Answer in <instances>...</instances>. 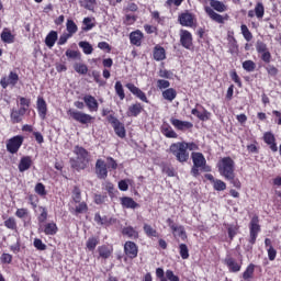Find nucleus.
I'll return each instance as SVG.
<instances>
[{
	"label": "nucleus",
	"mask_w": 281,
	"mask_h": 281,
	"mask_svg": "<svg viewBox=\"0 0 281 281\" xmlns=\"http://www.w3.org/2000/svg\"><path fill=\"white\" fill-rule=\"evenodd\" d=\"M218 172L226 181H229L234 188H240V181L236 179L235 162L231 157H224L217 164Z\"/></svg>",
	"instance_id": "1"
},
{
	"label": "nucleus",
	"mask_w": 281,
	"mask_h": 281,
	"mask_svg": "<svg viewBox=\"0 0 281 281\" xmlns=\"http://www.w3.org/2000/svg\"><path fill=\"white\" fill-rule=\"evenodd\" d=\"M189 150H196V144L194 143H173L170 146V153L175 155V157L180 161V164H183L190 159V154L188 153Z\"/></svg>",
	"instance_id": "2"
},
{
	"label": "nucleus",
	"mask_w": 281,
	"mask_h": 281,
	"mask_svg": "<svg viewBox=\"0 0 281 281\" xmlns=\"http://www.w3.org/2000/svg\"><path fill=\"white\" fill-rule=\"evenodd\" d=\"M75 158H70V166L75 170H85L89 166V151L83 147L76 146L74 149Z\"/></svg>",
	"instance_id": "3"
},
{
	"label": "nucleus",
	"mask_w": 281,
	"mask_h": 281,
	"mask_svg": "<svg viewBox=\"0 0 281 281\" xmlns=\"http://www.w3.org/2000/svg\"><path fill=\"white\" fill-rule=\"evenodd\" d=\"M67 115H69L75 122H79V124H91L93 120H95L90 114H87L85 112H80L78 110L69 109L67 111Z\"/></svg>",
	"instance_id": "4"
},
{
	"label": "nucleus",
	"mask_w": 281,
	"mask_h": 281,
	"mask_svg": "<svg viewBox=\"0 0 281 281\" xmlns=\"http://www.w3.org/2000/svg\"><path fill=\"white\" fill-rule=\"evenodd\" d=\"M21 146H23V136L18 135L8 140L7 150L8 153H11V155H16Z\"/></svg>",
	"instance_id": "5"
},
{
	"label": "nucleus",
	"mask_w": 281,
	"mask_h": 281,
	"mask_svg": "<svg viewBox=\"0 0 281 281\" xmlns=\"http://www.w3.org/2000/svg\"><path fill=\"white\" fill-rule=\"evenodd\" d=\"M260 221L258 216L255 215L250 221V245H256V238H258V233L260 232Z\"/></svg>",
	"instance_id": "6"
},
{
	"label": "nucleus",
	"mask_w": 281,
	"mask_h": 281,
	"mask_svg": "<svg viewBox=\"0 0 281 281\" xmlns=\"http://www.w3.org/2000/svg\"><path fill=\"white\" fill-rule=\"evenodd\" d=\"M193 166L201 168L204 172H210V167L205 166V157L201 153H192Z\"/></svg>",
	"instance_id": "7"
},
{
	"label": "nucleus",
	"mask_w": 281,
	"mask_h": 281,
	"mask_svg": "<svg viewBox=\"0 0 281 281\" xmlns=\"http://www.w3.org/2000/svg\"><path fill=\"white\" fill-rule=\"evenodd\" d=\"M95 172L99 179H106V177H109V170L106 169V162H104V160H97Z\"/></svg>",
	"instance_id": "8"
},
{
	"label": "nucleus",
	"mask_w": 281,
	"mask_h": 281,
	"mask_svg": "<svg viewBox=\"0 0 281 281\" xmlns=\"http://www.w3.org/2000/svg\"><path fill=\"white\" fill-rule=\"evenodd\" d=\"M180 43L186 49L192 47V33L190 31L181 30L180 31Z\"/></svg>",
	"instance_id": "9"
},
{
	"label": "nucleus",
	"mask_w": 281,
	"mask_h": 281,
	"mask_svg": "<svg viewBox=\"0 0 281 281\" xmlns=\"http://www.w3.org/2000/svg\"><path fill=\"white\" fill-rule=\"evenodd\" d=\"M126 88L128 89V91H131V93H133V95H136V98L142 100V102L148 103V98H146V93H144V91H142V89L137 88L133 83H127Z\"/></svg>",
	"instance_id": "10"
},
{
	"label": "nucleus",
	"mask_w": 281,
	"mask_h": 281,
	"mask_svg": "<svg viewBox=\"0 0 281 281\" xmlns=\"http://www.w3.org/2000/svg\"><path fill=\"white\" fill-rule=\"evenodd\" d=\"M179 22L183 27H192L194 25V15L189 12L182 13L179 15Z\"/></svg>",
	"instance_id": "11"
},
{
	"label": "nucleus",
	"mask_w": 281,
	"mask_h": 281,
	"mask_svg": "<svg viewBox=\"0 0 281 281\" xmlns=\"http://www.w3.org/2000/svg\"><path fill=\"white\" fill-rule=\"evenodd\" d=\"M111 124H113V128L119 137H126V130L124 128V124L120 122L116 117H112L110 120Z\"/></svg>",
	"instance_id": "12"
},
{
	"label": "nucleus",
	"mask_w": 281,
	"mask_h": 281,
	"mask_svg": "<svg viewBox=\"0 0 281 281\" xmlns=\"http://www.w3.org/2000/svg\"><path fill=\"white\" fill-rule=\"evenodd\" d=\"M83 102L86 106H88L89 111H98V100H95V97L91 94H87L83 97Z\"/></svg>",
	"instance_id": "13"
},
{
	"label": "nucleus",
	"mask_w": 281,
	"mask_h": 281,
	"mask_svg": "<svg viewBox=\"0 0 281 281\" xmlns=\"http://www.w3.org/2000/svg\"><path fill=\"white\" fill-rule=\"evenodd\" d=\"M125 254L128 256V258H137V245L133 241H126L125 246Z\"/></svg>",
	"instance_id": "14"
},
{
	"label": "nucleus",
	"mask_w": 281,
	"mask_h": 281,
	"mask_svg": "<svg viewBox=\"0 0 281 281\" xmlns=\"http://www.w3.org/2000/svg\"><path fill=\"white\" fill-rule=\"evenodd\" d=\"M144 38V33L142 31L137 30L130 34V41L132 45H136V47H139L142 45V40Z\"/></svg>",
	"instance_id": "15"
},
{
	"label": "nucleus",
	"mask_w": 281,
	"mask_h": 281,
	"mask_svg": "<svg viewBox=\"0 0 281 281\" xmlns=\"http://www.w3.org/2000/svg\"><path fill=\"white\" fill-rule=\"evenodd\" d=\"M171 124L178 128V131H184V128H192V123L188 121H180L179 119H171Z\"/></svg>",
	"instance_id": "16"
},
{
	"label": "nucleus",
	"mask_w": 281,
	"mask_h": 281,
	"mask_svg": "<svg viewBox=\"0 0 281 281\" xmlns=\"http://www.w3.org/2000/svg\"><path fill=\"white\" fill-rule=\"evenodd\" d=\"M32 168V158L30 156L22 157L19 164L20 172H25Z\"/></svg>",
	"instance_id": "17"
},
{
	"label": "nucleus",
	"mask_w": 281,
	"mask_h": 281,
	"mask_svg": "<svg viewBox=\"0 0 281 281\" xmlns=\"http://www.w3.org/2000/svg\"><path fill=\"white\" fill-rule=\"evenodd\" d=\"M205 12H206V14H209V16H210V19H212V21H215V23H224L225 19L223 18V15L216 13L214 11V9L206 7Z\"/></svg>",
	"instance_id": "18"
},
{
	"label": "nucleus",
	"mask_w": 281,
	"mask_h": 281,
	"mask_svg": "<svg viewBox=\"0 0 281 281\" xmlns=\"http://www.w3.org/2000/svg\"><path fill=\"white\" fill-rule=\"evenodd\" d=\"M57 41H58V32L50 31L45 38V45L52 48L54 45H56Z\"/></svg>",
	"instance_id": "19"
},
{
	"label": "nucleus",
	"mask_w": 281,
	"mask_h": 281,
	"mask_svg": "<svg viewBox=\"0 0 281 281\" xmlns=\"http://www.w3.org/2000/svg\"><path fill=\"white\" fill-rule=\"evenodd\" d=\"M170 228L173 232V236H178V238H181V240H186V238H188L186 228H183V226L170 225Z\"/></svg>",
	"instance_id": "20"
},
{
	"label": "nucleus",
	"mask_w": 281,
	"mask_h": 281,
	"mask_svg": "<svg viewBox=\"0 0 281 281\" xmlns=\"http://www.w3.org/2000/svg\"><path fill=\"white\" fill-rule=\"evenodd\" d=\"M142 111H144V108H142V104L135 103L128 108L127 115L128 117H137V115L142 113Z\"/></svg>",
	"instance_id": "21"
},
{
	"label": "nucleus",
	"mask_w": 281,
	"mask_h": 281,
	"mask_svg": "<svg viewBox=\"0 0 281 281\" xmlns=\"http://www.w3.org/2000/svg\"><path fill=\"white\" fill-rule=\"evenodd\" d=\"M37 109L42 120H45V115H47V103L45 102V99H37Z\"/></svg>",
	"instance_id": "22"
},
{
	"label": "nucleus",
	"mask_w": 281,
	"mask_h": 281,
	"mask_svg": "<svg viewBox=\"0 0 281 281\" xmlns=\"http://www.w3.org/2000/svg\"><path fill=\"white\" fill-rule=\"evenodd\" d=\"M161 133L165 137L177 139L178 135L177 132L172 130V127L169 124H164L161 126Z\"/></svg>",
	"instance_id": "23"
},
{
	"label": "nucleus",
	"mask_w": 281,
	"mask_h": 281,
	"mask_svg": "<svg viewBox=\"0 0 281 281\" xmlns=\"http://www.w3.org/2000/svg\"><path fill=\"white\" fill-rule=\"evenodd\" d=\"M225 265L228 267L229 271H233V273L240 271V265H238L234 258L227 257L225 259Z\"/></svg>",
	"instance_id": "24"
},
{
	"label": "nucleus",
	"mask_w": 281,
	"mask_h": 281,
	"mask_svg": "<svg viewBox=\"0 0 281 281\" xmlns=\"http://www.w3.org/2000/svg\"><path fill=\"white\" fill-rule=\"evenodd\" d=\"M121 204L123 207H127L131 210H135V207H139V204L133 200V198L124 196L121 199Z\"/></svg>",
	"instance_id": "25"
},
{
	"label": "nucleus",
	"mask_w": 281,
	"mask_h": 281,
	"mask_svg": "<svg viewBox=\"0 0 281 281\" xmlns=\"http://www.w3.org/2000/svg\"><path fill=\"white\" fill-rule=\"evenodd\" d=\"M154 59L155 60H166V49L159 45L154 47Z\"/></svg>",
	"instance_id": "26"
},
{
	"label": "nucleus",
	"mask_w": 281,
	"mask_h": 281,
	"mask_svg": "<svg viewBox=\"0 0 281 281\" xmlns=\"http://www.w3.org/2000/svg\"><path fill=\"white\" fill-rule=\"evenodd\" d=\"M58 232V226H56V223H48L44 227V233L46 236H54Z\"/></svg>",
	"instance_id": "27"
},
{
	"label": "nucleus",
	"mask_w": 281,
	"mask_h": 281,
	"mask_svg": "<svg viewBox=\"0 0 281 281\" xmlns=\"http://www.w3.org/2000/svg\"><path fill=\"white\" fill-rule=\"evenodd\" d=\"M162 98H165V100H168L169 102H172V100L177 98V90H175L173 88L165 90L162 92Z\"/></svg>",
	"instance_id": "28"
},
{
	"label": "nucleus",
	"mask_w": 281,
	"mask_h": 281,
	"mask_svg": "<svg viewBox=\"0 0 281 281\" xmlns=\"http://www.w3.org/2000/svg\"><path fill=\"white\" fill-rule=\"evenodd\" d=\"M211 8L216 10V12H225L227 10V7L218 0H211Z\"/></svg>",
	"instance_id": "29"
},
{
	"label": "nucleus",
	"mask_w": 281,
	"mask_h": 281,
	"mask_svg": "<svg viewBox=\"0 0 281 281\" xmlns=\"http://www.w3.org/2000/svg\"><path fill=\"white\" fill-rule=\"evenodd\" d=\"M122 234L123 236H128V238H138L139 236L137 231H135V228H133L132 226L123 228Z\"/></svg>",
	"instance_id": "30"
},
{
	"label": "nucleus",
	"mask_w": 281,
	"mask_h": 281,
	"mask_svg": "<svg viewBox=\"0 0 281 281\" xmlns=\"http://www.w3.org/2000/svg\"><path fill=\"white\" fill-rule=\"evenodd\" d=\"M66 30L68 34H70V36H74V34L78 32V25H76V22H74V20H67Z\"/></svg>",
	"instance_id": "31"
},
{
	"label": "nucleus",
	"mask_w": 281,
	"mask_h": 281,
	"mask_svg": "<svg viewBox=\"0 0 281 281\" xmlns=\"http://www.w3.org/2000/svg\"><path fill=\"white\" fill-rule=\"evenodd\" d=\"M1 41H3V43H14V35H12L10 31L4 29L1 33Z\"/></svg>",
	"instance_id": "32"
},
{
	"label": "nucleus",
	"mask_w": 281,
	"mask_h": 281,
	"mask_svg": "<svg viewBox=\"0 0 281 281\" xmlns=\"http://www.w3.org/2000/svg\"><path fill=\"white\" fill-rule=\"evenodd\" d=\"M114 89L120 100H124V98H126V94L124 93V87L122 86V81H116Z\"/></svg>",
	"instance_id": "33"
},
{
	"label": "nucleus",
	"mask_w": 281,
	"mask_h": 281,
	"mask_svg": "<svg viewBox=\"0 0 281 281\" xmlns=\"http://www.w3.org/2000/svg\"><path fill=\"white\" fill-rule=\"evenodd\" d=\"M79 47H81V49L83 50V54H93V46L90 45L89 42H79Z\"/></svg>",
	"instance_id": "34"
},
{
	"label": "nucleus",
	"mask_w": 281,
	"mask_h": 281,
	"mask_svg": "<svg viewBox=\"0 0 281 281\" xmlns=\"http://www.w3.org/2000/svg\"><path fill=\"white\" fill-rule=\"evenodd\" d=\"M179 249H180V256H181L182 260H188L190 258V252L188 250V245L181 244L179 246Z\"/></svg>",
	"instance_id": "35"
},
{
	"label": "nucleus",
	"mask_w": 281,
	"mask_h": 281,
	"mask_svg": "<svg viewBox=\"0 0 281 281\" xmlns=\"http://www.w3.org/2000/svg\"><path fill=\"white\" fill-rule=\"evenodd\" d=\"M74 69L77 74H81L82 76L87 75V71H89V68L85 64H75Z\"/></svg>",
	"instance_id": "36"
},
{
	"label": "nucleus",
	"mask_w": 281,
	"mask_h": 281,
	"mask_svg": "<svg viewBox=\"0 0 281 281\" xmlns=\"http://www.w3.org/2000/svg\"><path fill=\"white\" fill-rule=\"evenodd\" d=\"M241 34H243L244 38L247 41V43H249L251 41V38H254V35L251 34V32L245 24L241 25Z\"/></svg>",
	"instance_id": "37"
},
{
	"label": "nucleus",
	"mask_w": 281,
	"mask_h": 281,
	"mask_svg": "<svg viewBox=\"0 0 281 281\" xmlns=\"http://www.w3.org/2000/svg\"><path fill=\"white\" fill-rule=\"evenodd\" d=\"M255 14L257 19H262L265 16V5L261 2L257 3L255 8Z\"/></svg>",
	"instance_id": "38"
},
{
	"label": "nucleus",
	"mask_w": 281,
	"mask_h": 281,
	"mask_svg": "<svg viewBox=\"0 0 281 281\" xmlns=\"http://www.w3.org/2000/svg\"><path fill=\"white\" fill-rule=\"evenodd\" d=\"M243 68L245 69V71H255L256 70V63H254V60H246L243 63Z\"/></svg>",
	"instance_id": "39"
},
{
	"label": "nucleus",
	"mask_w": 281,
	"mask_h": 281,
	"mask_svg": "<svg viewBox=\"0 0 281 281\" xmlns=\"http://www.w3.org/2000/svg\"><path fill=\"white\" fill-rule=\"evenodd\" d=\"M144 232L147 236H151L154 238H157V231L153 228V226L145 224L144 225Z\"/></svg>",
	"instance_id": "40"
},
{
	"label": "nucleus",
	"mask_w": 281,
	"mask_h": 281,
	"mask_svg": "<svg viewBox=\"0 0 281 281\" xmlns=\"http://www.w3.org/2000/svg\"><path fill=\"white\" fill-rule=\"evenodd\" d=\"M214 190H217V192H223V190L227 189V184H225L222 180H215L213 182Z\"/></svg>",
	"instance_id": "41"
},
{
	"label": "nucleus",
	"mask_w": 281,
	"mask_h": 281,
	"mask_svg": "<svg viewBox=\"0 0 281 281\" xmlns=\"http://www.w3.org/2000/svg\"><path fill=\"white\" fill-rule=\"evenodd\" d=\"M256 50L259 53V54H262L265 52H269V48L267 47V44H265V42L262 41H257L256 43Z\"/></svg>",
	"instance_id": "42"
},
{
	"label": "nucleus",
	"mask_w": 281,
	"mask_h": 281,
	"mask_svg": "<svg viewBox=\"0 0 281 281\" xmlns=\"http://www.w3.org/2000/svg\"><path fill=\"white\" fill-rule=\"evenodd\" d=\"M88 210V206H87V203L85 202H81L79 203L76 209H75V214L78 215V214H85V212H87Z\"/></svg>",
	"instance_id": "43"
},
{
	"label": "nucleus",
	"mask_w": 281,
	"mask_h": 281,
	"mask_svg": "<svg viewBox=\"0 0 281 281\" xmlns=\"http://www.w3.org/2000/svg\"><path fill=\"white\" fill-rule=\"evenodd\" d=\"M33 245L38 249V251H45V249H47V245H45L40 238H35Z\"/></svg>",
	"instance_id": "44"
},
{
	"label": "nucleus",
	"mask_w": 281,
	"mask_h": 281,
	"mask_svg": "<svg viewBox=\"0 0 281 281\" xmlns=\"http://www.w3.org/2000/svg\"><path fill=\"white\" fill-rule=\"evenodd\" d=\"M254 269H255V266L252 263H250L243 274L244 280H249V278H251V276H254Z\"/></svg>",
	"instance_id": "45"
},
{
	"label": "nucleus",
	"mask_w": 281,
	"mask_h": 281,
	"mask_svg": "<svg viewBox=\"0 0 281 281\" xmlns=\"http://www.w3.org/2000/svg\"><path fill=\"white\" fill-rule=\"evenodd\" d=\"M35 192H36V194H40V196H45V194H47V191H45V184L38 182L35 186Z\"/></svg>",
	"instance_id": "46"
},
{
	"label": "nucleus",
	"mask_w": 281,
	"mask_h": 281,
	"mask_svg": "<svg viewBox=\"0 0 281 281\" xmlns=\"http://www.w3.org/2000/svg\"><path fill=\"white\" fill-rule=\"evenodd\" d=\"M66 56L67 58H72L74 60L80 59V52L68 49L66 50Z\"/></svg>",
	"instance_id": "47"
},
{
	"label": "nucleus",
	"mask_w": 281,
	"mask_h": 281,
	"mask_svg": "<svg viewBox=\"0 0 281 281\" xmlns=\"http://www.w3.org/2000/svg\"><path fill=\"white\" fill-rule=\"evenodd\" d=\"M227 229L231 240H234V236H236V234L238 233V226L228 225Z\"/></svg>",
	"instance_id": "48"
},
{
	"label": "nucleus",
	"mask_w": 281,
	"mask_h": 281,
	"mask_svg": "<svg viewBox=\"0 0 281 281\" xmlns=\"http://www.w3.org/2000/svg\"><path fill=\"white\" fill-rule=\"evenodd\" d=\"M263 139H265L266 144H268V145L276 143V136H273V134L271 132H267L263 135Z\"/></svg>",
	"instance_id": "49"
},
{
	"label": "nucleus",
	"mask_w": 281,
	"mask_h": 281,
	"mask_svg": "<svg viewBox=\"0 0 281 281\" xmlns=\"http://www.w3.org/2000/svg\"><path fill=\"white\" fill-rule=\"evenodd\" d=\"M22 116L20 115V113L16 110H12L11 112V121L13 122V124H19V122H21Z\"/></svg>",
	"instance_id": "50"
},
{
	"label": "nucleus",
	"mask_w": 281,
	"mask_h": 281,
	"mask_svg": "<svg viewBox=\"0 0 281 281\" xmlns=\"http://www.w3.org/2000/svg\"><path fill=\"white\" fill-rule=\"evenodd\" d=\"M4 225L8 227V229H16V222L14 221V217H9L4 222Z\"/></svg>",
	"instance_id": "51"
},
{
	"label": "nucleus",
	"mask_w": 281,
	"mask_h": 281,
	"mask_svg": "<svg viewBox=\"0 0 281 281\" xmlns=\"http://www.w3.org/2000/svg\"><path fill=\"white\" fill-rule=\"evenodd\" d=\"M72 200L75 201V203H80L81 198H80V189L78 187L74 188L72 191Z\"/></svg>",
	"instance_id": "52"
},
{
	"label": "nucleus",
	"mask_w": 281,
	"mask_h": 281,
	"mask_svg": "<svg viewBox=\"0 0 281 281\" xmlns=\"http://www.w3.org/2000/svg\"><path fill=\"white\" fill-rule=\"evenodd\" d=\"M71 34L69 33H64L63 35H60L57 45H65V43H67V41H69V38H71Z\"/></svg>",
	"instance_id": "53"
},
{
	"label": "nucleus",
	"mask_w": 281,
	"mask_h": 281,
	"mask_svg": "<svg viewBox=\"0 0 281 281\" xmlns=\"http://www.w3.org/2000/svg\"><path fill=\"white\" fill-rule=\"evenodd\" d=\"M94 221L95 223H98V225H106V223H109L106 216L102 217L101 215H99V213L94 215Z\"/></svg>",
	"instance_id": "54"
},
{
	"label": "nucleus",
	"mask_w": 281,
	"mask_h": 281,
	"mask_svg": "<svg viewBox=\"0 0 281 281\" xmlns=\"http://www.w3.org/2000/svg\"><path fill=\"white\" fill-rule=\"evenodd\" d=\"M8 81L10 82V85H16V82H19V75L15 72H10Z\"/></svg>",
	"instance_id": "55"
},
{
	"label": "nucleus",
	"mask_w": 281,
	"mask_h": 281,
	"mask_svg": "<svg viewBox=\"0 0 281 281\" xmlns=\"http://www.w3.org/2000/svg\"><path fill=\"white\" fill-rule=\"evenodd\" d=\"M97 246H98V239H95L93 237L88 239L87 247H88V249H90V251L95 249Z\"/></svg>",
	"instance_id": "56"
},
{
	"label": "nucleus",
	"mask_w": 281,
	"mask_h": 281,
	"mask_svg": "<svg viewBox=\"0 0 281 281\" xmlns=\"http://www.w3.org/2000/svg\"><path fill=\"white\" fill-rule=\"evenodd\" d=\"M83 25H86V27H83L85 32H89V30H93V24H91V18H85Z\"/></svg>",
	"instance_id": "57"
},
{
	"label": "nucleus",
	"mask_w": 281,
	"mask_h": 281,
	"mask_svg": "<svg viewBox=\"0 0 281 281\" xmlns=\"http://www.w3.org/2000/svg\"><path fill=\"white\" fill-rule=\"evenodd\" d=\"M166 278H167V280H169V281H179V277H177V276L175 274V272H172V270H167V271H166Z\"/></svg>",
	"instance_id": "58"
},
{
	"label": "nucleus",
	"mask_w": 281,
	"mask_h": 281,
	"mask_svg": "<svg viewBox=\"0 0 281 281\" xmlns=\"http://www.w3.org/2000/svg\"><path fill=\"white\" fill-rule=\"evenodd\" d=\"M261 60L267 64L271 63V52L266 50L265 53H261Z\"/></svg>",
	"instance_id": "59"
},
{
	"label": "nucleus",
	"mask_w": 281,
	"mask_h": 281,
	"mask_svg": "<svg viewBox=\"0 0 281 281\" xmlns=\"http://www.w3.org/2000/svg\"><path fill=\"white\" fill-rule=\"evenodd\" d=\"M1 262H3L4 265H10L12 262V255H10V254H2Z\"/></svg>",
	"instance_id": "60"
},
{
	"label": "nucleus",
	"mask_w": 281,
	"mask_h": 281,
	"mask_svg": "<svg viewBox=\"0 0 281 281\" xmlns=\"http://www.w3.org/2000/svg\"><path fill=\"white\" fill-rule=\"evenodd\" d=\"M277 255H278V251L273 249V246H270V248H268L269 260H276Z\"/></svg>",
	"instance_id": "61"
},
{
	"label": "nucleus",
	"mask_w": 281,
	"mask_h": 281,
	"mask_svg": "<svg viewBox=\"0 0 281 281\" xmlns=\"http://www.w3.org/2000/svg\"><path fill=\"white\" fill-rule=\"evenodd\" d=\"M157 85L160 89H168V87H170V81L160 79L157 81Z\"/></svg>",
	"instance_id": "62"
},
{
	"label": "nucleus",
	"mask_w": 281,
	"mask_h": 281,
	"mask_svg": "<svg viewBox=\"0 0 281 281\" xmlns=\"http://www.w3.org/2000/svg\"><path fill=\"white\" fill-rule=\"evenodd\" d=\"M47 221V210L45 207H42V213L38 216V223H45Z\"/></svg>",
	"instance_id": "63"
},
{
	"label": "nucleus",
	"mask_w": 281,
	"mask_h": 281,
	"mask_svg": "<svg viewBox=\"0 0 281 281\" xmlns=\"http://www.w3.org/2000/svg\"><path fill=\"white\" fill-rule=\"evenodd\" d=\"M15 216H18V218H25V216H27V209H19Z\"/></svg>",
	"instance_id": "64"
}]
</instances>
